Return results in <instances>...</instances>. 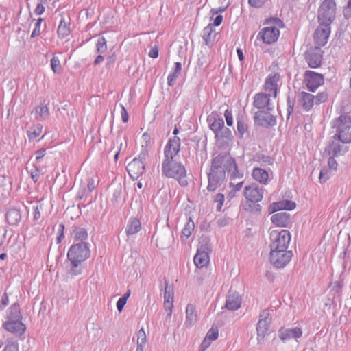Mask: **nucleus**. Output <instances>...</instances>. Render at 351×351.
Segmentation results:
<instances>
[{
    "label": "nucleus",
    "instance_id": "obj_1",
    "mask_svg": "<svg viewBox=\"0 0 351 351\" xmlns=\"http://www.w3.org/2000/svg\"><path fill=\"white\" fill-rule=\"evenodd\" d=\"M226 171L230 175V180L243 177V172L238 169L235 159L229 153H220L212 159L208 173V191H215L222 185L226 180Z\"/></svg>",
    "mask_w": 351,
    "mask_h": 351
},
{
    "label": "nucleus",
    "instance_id": "obj_2",
    "mask_svg": "<svg viewBox=\"0 0 351 351\" xmlns=\"http://www.w3.org/2000/svg\"><path fill=\"white\" fill-rule=\"evenodd\" d=\"M180 149V139L174 136L168 141L164 149L165 159L162 163V173L168 178L176 180L182 186H186V171L184 166L174 158Z\"/></svg>",
    "mask_w": 351,
    "mask_h": 351
},
{
    "label": "nucleus",
    "instance_id": "obj_3",
    "mask_svg": "<svg viewBox=\"0 0 351 351\" xmlns=\"http://www.w3.org/2000/svg\"><path fill=\"white\" fill-rule=\"evenodd\" d=\"M264 189L260 187L256 184L246 186L244 189L243 195L247 200L243 206L247 211L259 213L261 210V206L258 204L263 199Z\"/></svg>",
    "mask_w": 351,
    "mask_h": 351
},
{
    "label": "nucleus",
    "instance_id": "obj_4",
    "mask_svg": "<svg viewBox=\"0 0 351 351\" xmlns=\"http://www.w3.org/2000/svg\"><path fill=\"white\" fill-rule=\"evenodd\" d=\"M333 128H336V136L342 143H351V117L340 115L333 121Z\"/></svg>",
    "mask_w": 351,
    "mask_h": 351
},
{
    "label": "nucleus",
    "instance_id": "obj_5",
    "mask_svg": "<svg viewBox=\"0 0 351 351\" xmlns=\"http://www.w3.org/2000/svg\"><path fill=\"white\" fill-rule=\"evenodd\" d=\"M267 24H272L276 26H270L263 28L258 33V37H261L263 42L266 44H271L276 42L280 35V31L276 27L282 26V21L277 17L267 19L265 21Z\"/></svg>",
    "mask_w": 351,
    "mask_h": 351
},
{
    "label": "nucleus",
    "instance_id": "obj_6",
    "mask_svg": "<svg viewBox=\"0 0 351 351\" xmlns=\"http://www.w3.org/2000/svg\"><path fill=\"white\" fill-rule=\"evenodd\" d=\"M90 255V244L84 241L72 245L67 252V258L71 262L77 261L82 263L88 259Z\"/></svg>",
    "mask_w": 351,
    "mask_h": 351
},
{
    "label": "nucleus",
    "instance_id": "obj_7",
    "mask_svg": "<svg viewBox=\"0 0 351 351\" xmlns=\"http://www.w3.org/2000/svg\"><path fill=\"white\" fill-rule=\"evenodd\" d=\"M271 322V317L268 309H264L259 315V320L256 324L257 342L262 344L265 337L268 335L269 324Z\"/></svg>",
    "mask_w": 351,
    "mask_h": 351
},
{
    "label": "nucleus",
    "instance_id": "obj_8",
    "mask_svg": "<svg viewBox=\"0 0 351 351\" xmlns=\"http://www.w3.org/2000/svg\"><path fill=\"white\" fill-rule=\"evenodd\" d=\"M336 3L334 0H324L318 10L319 23L331 24L335 16Z\"/></svg>",
    "mask_w": 351,
    "mask_h": 351
},
{
    "label": "nucleus",
    "instance_id": "obj_9",
    "mask_svg": "<svg viewBox=\"0 0 351 351\" xmlns=\"http://www.w3.org/2000/svg\"><path fill=\"white\" fill-rule=\"evenodd\" d=\"M271 237L273 242L270 245V251L287 250L290 242L291 235L287 230H282L280 232H272Z\"/></svg>",
    "mask_w": 351,
    "mask_h": 351
},
{
    "label": "nucleus",
    "instance_id": "obj_10",
    "mask_svg": "<svg viewBox=\"0 0 351 351\" xmlns=\"http://www.w3.org/2000/svg\"><path fill=\"white\" fill-rule=\"evenodd\" d=\"M293 253L291 250L270 251V262L274 267L281 269L291 261Z\"/></svg>",
    "mask_w": 351,
    "mask_h": 351
},
{
    "label": "nucleus",
    "instance_id": "obj_11",
    "mask_svg": "<svg viewBox=\"0 0 351 351\" xmlns=\"http://www.w3.org/2000/svg\"><path fill=\"white\" fill-rule=\"evenodd\" d=\"M273 110H262L254 113V121L255 124L269 128L276 125V117L271 114Z\"/></svg>",
    "mask_w": 351,
    "mask_h": 351
},
{
    "label": "nucleus",
    "instance_id": "obj_12",
    "mask_svg": "<svg viewBox=\"0 0 351 351\" xmlns=\"http://www.w3.org/2000/svg\"><path fill=\"white\" fill-rule=\"evenodd\" d=\"M304 77L307 88L311 92H314L319 86L324 84L323 75L310 70L305 71Z\"/></svg>",
    "mask_w": 351,
    "mask_h": 351
},
{
    "label": "nucleus",
    "instance_id": "obj_13",
    "mask_svg": "<svg viewBox=\"0 0 351 351\" xmlns=\"http://www.w3.org/2000/svg\"><path fill=\"white\" fill-rule=\"evenodd\" d=\"M330 34V24L319 23L314 34V40L318 45L317 47L320 48L326 44Z\"/></svg>",
    "mask_w": 351,
    "mask_h": 351
},
{
    "label": "nucleus",
    "instance_id": "obj_14",
    "mask_svg": "<svg viewBox=\"0 0 351 351\" xmlns=\"http://www.w3.org/2000/svg\"><path fill=\"white\" fill-rule=\"evenodd\" d=\"M271 94L266 93H256L254 97L253 106L258 110H273L274 106L271 101Z\"/></svg>",
    "mask_w": 351,
    "mask_h": 351
},
{
    "label": "nucleus",
    "instance_id": "obj_15",
    "mask_svg": "<svg viewBox=\"0 0 351 351\" xmlns=\"http://www.w3.org/2000/svg\"><path fill=\"white\" fill-rule=\"evenodd\" d=\"M322 60V50L319 47L310 49L305 53V60L309 67L313 69L318 68L321 66Z\"/></svg>",
    "mask_w": 351,
    "mask_h": 351
},
{
    "label": "nucleus",
    "instance_id": "obj_16",
    "mask_svg": "<svg viewBox=\"0 0 351 351\" xmlns=\"http://www.w3.org/2000/svg\"><path fill=\"white\" fill-rule=\"evenodd\" d=\"M165 293H164V308L166 311H169L166 319H170L173 308V288L169 285L168 280H165Z\"/></svg>",
    "mask_w": 351,
    "mask_h": 351
},
{
    "label": "nucleus",
    "instance_id": "obj_17",
    "mask_svg": "<svg viewBox=\"0 0 351 351\" xmlns=\"http://www.w3.org/2000/svg\"><path fill=\"white\" fill-rule=\"evenodd\" d=\"M280 74L275 73L267 76L263 86L267 93L271 94L272 97L276 98L278 93V82L280 80Z\"/></svg>",
    "mask_w": 351,
    "mask_h": 351
},
{
    "label": "nucleus",
    "instance_id": "obj_18",
    "mask_svg": "<svg viewBox=\"0 0 351 351\" xmlns=\"http://www.w3.org/2000/svg\"><path fill=\"white\" fill-rule=\"evenodd\" d=\"M340 141L336 136H332L325 149L328 156H339L345 153L347 149L339 143Z\"/></svg>",
    "mask_w": 351,
    "mask_h": 351
},
{
    "label": "nucleus",
    "instance_id": "obj_19",
    "mask_svg": "<svg viewBox=\"0 0 351 351\" xmlns=\"http://www.w3.org/2000/svg\"><path fill=\"white\" fill-rule=\"evenodd\" d=\"M210 251L207 245H202L197 250V254L194 256V263L198 268H202L206 266L209 261L208 253Z\"/></svg>",
    "mask_w": 351,
    "mask_h": 351
},
{
    "label": "nucleus",
    "instance_id": "obj_20",
    "mask_svg": "<svg viewBox=\"0 0 351 351\" xmlns=\"http://www.w3.org/2000/svg\"><path fill=\"white\" fill-rule=\"evenodd\" d=\"M126 169L132 180H137L145 170V164L137 159H133L128 164Z\"/></svg>",
    "mask_w": 351,
    "mask_h": 351
},
{
    "label": "nucleus",
    "instance_id": "obj_21",
    "mask_svg": "<svg viewBox=\"0 0 351 351\" xmlns=\"http://www.w3.org/2000/svg\"><path fill=\"white\" fill-rule=\"evenodd\" d=\"M302 335V330L299 327H295L293 328H281L278 330V337L282 341H286L291 339H298L301 337Z\"/></svg>",
    "mask_w": 351,
    "mask_h": 351
},
{
    "label": "nucleus",
    "instance_id": "obj_22",
    "mask_svg": "<svg viewBox=\"0 0 351 351\" xmlns=\"http://www.w3.org/2000/svg\"><path fill=\"white\" fill-rule=\"evenodd\" d=\"M207 121L210 123V129L215 133V136H217L223 127L224 126V121L222 118L218 117L216 112H212L207 118Z\"/></svg>",
    "mask_w": 351,
    "mask_h": 351
},
{
    "label": "nucleus",
    "instance_id": "obj_23",
    "mask_svg": "<svg viewBox=\"0 0 351 351\" xmlns=\"http://www.w3.org/2000/svg\"><path fill=\"white\" fill-rule=\"evenodd\" d=\"M3 326L8 332L19 335L23 334L26 329L21 321L7 320L3 323Z\"/></svg>",
    "mask_w": 351,
    "mask_h": 351
},
{
    "label": "nucleus",
    "instance_id": "obj_24",
    "mask_svg": "<svg viewBox=\"0 0 351 351\" xmlns=\"http://www.w3.org/2000/svg\"><path fill=\"white\" fill-rule=\"evenodd\" d=\"M241 298L238 293L230 292L226 297L225 307L230 311H236L241 307Z\"/></svg>",
    "mask_w": 351,
    "mask_h": 351
},
{
    "label": "nucleus",
    "instance_id": "obj_25",
    "mask_svg": "<svg viewBox=\"0 0 351 351\" xmlns=\"http://www.w3.org/2000/svg\"><path fill=\"white\" fill-rule=\"evenodd\" d=\"M217 33L213 24H208L203 29L202 38L207 46H212L215 42Z\"/></svg>",
    "mask_w": 351,
    "mask_h": 351
},
{
    "label": "nucleus",
    "instance_id": "obj_26",
    "mask_svg": "<svg viewBox=\"0 0 351 351\" xmlns=\"http://www.w3.org/2000/svg\"><path fill=\"white\" fill-rule=\"evenodd\" d=\"M273 223L279 227H286L290 221V215L287 212H280L271 216Z\"/></svg>",
    "mask_w": 351,
    "mask_h": 351
},
{
    "label": "nucleus",
    "instance_id": "obj_27",
    "mask_svg": "<svg viewBox=\"0 0 351 351\" xmlns=\"http://www.w3.org/2000/svg\"><path fill=\"white\" fill-rule=\"evenodd\" d=\"M295 208V203L291 200H283L274 202L270 205L269 210L271 213L278 210H291Z\"/></svg>",
    "mask_w": 351,
    "mask_h": 351
},
{
    "label": "nucleus",
    "instance_id": "obj_28",
    "mask_svg": "<svg viewBox=\"0 0 351 351\" xmlns=\"http://www.w3.org/2000/svg\"><path fill=\"white\" fill-rule=\"evenodd\" d=\"M300 102L302 108L306 111H309L312 109L315 104V96L311 93L306 92L300 93Z\"/></svg>",
    "mask_w": 351,
    "mask_h": 351
},
{
    "label": "nucleus",
    "instance_id": "obj_29",
    "mask_svg": "<svg viewBox=\"0 0 351 351\" xmlns=\"http://www.w3.org/2000/svg\"><path fill=\"white\" fill-rule=\"evenodd\" d=\"M186 322L185 324L191 327L197 320V314L195 307L191 304H189L186 308Z\"/></svg>",
    "mask_w": 351,
    "mask_h": 351
},
{
    "label": "nucleus",
    "instance_id": "obj_30",
    "mask_svg": "<svg viewBox=\"0 0 351 351\" xmlns=\"http://www.w3.org/2000/svg\"><path fill=\"white\" fill-rule=\"evenodd\" d=\"M5 217L10 225L16 226L21 219L20 210L16 208H11L7 212Z\"/></svg>",
    "mask_w": 351,
    "mask_h": 351
},
{
    "label": "nucleus",
    "instance_id": "obj_31",
    "mask_svg": "<svg viewBox=\"0 0 351 351\" xmlns=\"http://www.w3.org/2000/svg\"><path fill=\"white\" fill-rule=\"evenodd\" d=\"M6 318L10 321L22 320V315L20 311L19 305L17 303H14L9 308Z\"/></svg>",
    "mask_w": 351,
    "mask_h": 351
},
{
    "label": "nucleus",
    "instance_id": "obj_32",
    "mask_svg": "<svg viewBox=\"0 0 351 351\" xmlns=\"http://www.w3.org/2000/svg\"><path fill=\"white\" fill-rule=\"evenodd\" d=\"M58 35L59 37L64 38L71 33L70 22H66L64 17H62L58 27Z\"/></svg>",
    "mask_w": 351,
    "mask_h": 351
},
{
    "label": "nucleus",
    "instance_id": "obj_33",
    "mask_svg": "<svg viewBox=\"0 0 351 351\" xmlns=\"http://www.w3.org/2000/svg\"><path fill=\"white\" fill-rule=\"evenodd\" d=\"M141 223L140 221L136 218L131 219L128 222L126 228V233L128 236L133 235L140 231Z\"/></svg>",
    "mask_w": 351,
    "mask_h": 351
},
{
    "label": "nucleus",
    "instance_id": "obj_34",
    "mask_svg": "<svg viewBox=\"0 0 351 351\" xmlns=\"http://www.w3.org/2000/svg\"><path fill=\"white\" fill-rule=\"evenodd\" d=\"M252 176L254 180L263 184H266L269 178L268 173L261 168H254Z\"/></svg>",
    "mask_w": 351,
    "mask_h": 351
},
{
    "label": "nucleus",
    "instance_id": "obj_35",
    "mask_svg": "<svg viewBox=\"0 0 351 351\" xmlns=\"http://www.w3.org/2000/svg\"><path fill=\"white\" fill-rule=\"evenodd\" d=\"M71 236L74 238L75 241H83L84 240L87 239L88 233L84 228L75 226L73 228Z\"/></svg>",
    "mask_w": 351,
    "mask_h": 351
},
{
    "label": "nucleus",
    "instance_id": "obj_36",
    "mask_svg": "<svg viewBox=\"0 0 351 351\" xmlns=\"http://www.w3.org/2000/svg\"><path fill=\"white\" fill-rule=\"evenodd\" d=\"M36 119L40 120L43 118L47 117L49 115V108L46 104H41L35 108Z\"/></svg>",
    "mask_w": 351,
    "mask_h": 351
},
{
    "label": "nucleus",
    "instance_id": "obj_37",
    "mask_svg": "<svg viewBox=\"0 0 351 351\" xmlns=\"http://www.w3.org/2000/svg\"><path fill=\"white\" fill-rule=\"evenodd\" d=\"M194 228L195 223L191 220V217H189V221L185 224L184 228L182 230V237H184L186 239H188L191 236Z\"/></svg>",
    "mask_w": 351,
    "mask_h": 351
},
{
    "label": "nucleus",
    "instance_id": "obj_38",
    "mask_svg": "<svg viewBox=\"0 0 351 351\" xmlns=\"http://www.w3.org/2000/svg\"><path fill=\"white\" fill-rule=\"evenodd\" d=\"M215 137L217 141H229L232 138V132L229 128L223 126V129L217 133V136H215Z\"/></svg>",
    "mask_w": 351,
    "mask_h": 351
},
{
    "label": "nucleus",
    "instance_id": "obj_39",
    "mask_svg": "<svg viewBox=\"0 0 351 351\" xmlns=\"http://www.w3.org/2000/svg\"><path fill=\"white\" fill-rule=\"evenodd\" d=\"M43 126L40 124L34 125L30 130L27 131V136L29 139L38 137L42 132Z\"/></svg>",
    "mask_w": 351,
    "mask_h": 351
},
{
    "label": "nucleus",
    "instance_id": "obj_40",
    "mask_svg": "<svg viewBox=\"0 0 351 351\" xmlns=\"http://www.w3.org/2000/svg\"><path fill=\"white\" fill-rule=\"evenodd\" d=\"M107 50L106 39L104 37H99L97 43V51L99 53H103Z\"/></svg>",
    "mask_w": 351,
    "mask_h": 351
},
{
    "label": "nucleus",
    "instance_id": "obj_41",
    "mask_svg": "<svg viewBox=\"0 0 351 351\" xmlns=\"http://www.w3.org/2000/svg\"><path fill=\"white\" fill-rule=\"evenodd\" d=\"M237 131L241 137H243V134L247 131V125L245 122L240 119H237Z\"/></svg>",
    "mask_w": 351,
    "mask_h": 351
},
{
    "label": "nucleus",
    "instance_id": "obj_42",
    "mask_svg": "<svg viewBox=\"0 0 351 351\" xmlns=\"http://www.w3.org/2000/svg\"><path fill=\"white\" fill-rule=\"evenodd\" d=\"M51 67L52 71L56 73H60L61 71V66L58 58L53 56L51 60Z\"/></svg>",
    "mask_w": 351,
    "mask_h": 351
},
{
    "label": "nucleus",
    "instance_id": "obj_43",
    "mask_svg": "<svg viewBox=\"0 0 351 351\" xmlns=\"http://www.w3.org/2000/svg\"><path fill=\"white\" fill-rule=\"evenodd\" d=\"M71 274L74 276L79 275L82 273V267H80V265L82 263V262L80 261H75V262H71Z\"/></svg>",
    "mask_w": 351,
    "mask_h": 351
},
{
    "label": "nucleus",
    "instance_id": "obj_44",
    "mask_svg": "<svg viewBox=\"0 0 351 351\" xmlns=\"http://www.w3.org/2000/svg\"><path fill=\"white\" fill-rule=\"evenodd\" d=\"M219 331L217 328H211L207 332L206 336L205 337L206 339L210 340V341H215L218 338Z\"/></svg>",
    "mask_w": 351,
    "mask_h": 351
},
{
    "label": "nucleus",
    "instance_id": "obj_45",
    "mask_svg": "<svg viewBox=\"0 0 351 351\" xmlns=\"http://www.w3.org/2000/svg\"><path fill=\"white\" fill-rule=\"evenodd\" d=\"M328 99V94L326 92H322L319 93L315 97V104L316 105H319L321 103H324Z\"/></svg>",
    "mask_w": 351,
    "mask_h": 351
},
{
    "label": "nucleus",
    "instance_id": "obj_46",
    "mask_svg": "<svg viewBox=\"0 0 351 351\" xmlns=\"http://www.w3.org/2000/svg\"><path fill=\"white\" fill-rule=\"evenodd\" d=\"M224 199H225L224 195L222 193H218L215 195L214 201H215V202L217 203V211H221L222 206L223 204Z\"/></svg>",
    "mask_w": 351,
    "mask_h": 351
},
{
    "label": "nucleus",
    "instance_id": "obj_47",
    "mask_svg": "<svg viewBox=\"0 0 351 351\" xmlns=\"http://www.w3.org/2000/svg\"><path fill=\"white\" fill-rule=\"evenodd\" d=\"M137 337V344L145 345L147 342L146 334L143 328L138 330Z\"/></svg>",
    "mask_w": 351,
    "mask_h": 351
},
{
    "label": "nucleus",
    "instance_id": "obj_48",
    "mask_svg": "<svg viewBox=\"0 0 351 351\" xmlns=\"http://www.w3.org/2000/svg\"><path fill=\"white\" fill-rule=\"evenodd\" d=\"M273 159L269 156H258V161L263 165H271L273 163Z\"/></svg>",
    "mask_w": 351,
    "mask_h": 351
},
{
    "label": "nucleus",
    "instance_id": "obj_49",
    "mask_svg": "<svg viewBox=\"0 0 351 351\" xmlns=\"http://www.w3.org/2000/svg\"><path fill=\"white\" fill-rule=\"evenodd\" d=\"M43 19L42 18H39L36 24H35V27L32 33V35H31V37L32 38H34L36 36H38L40 33V25H41V23L43 21Z\"/></svg>",
    "mask_w": 351,
    "mask_h": 351
},
{
    "label": "nucleus",
    "instance_id": "obj_50",
    "mask_svg": "<svg viewBox=\"0 0 351 351\" xmlns=\"http://www.w3.org/2000/svg\"><path fill=\"white\" fill-rule=\"evenodd\" d=\"M3 351H18L17 343L14 341H8Z\"/></svg>",
    "mask_w": 351,
    "mask_h": 351
},
{
    "label": "nucleus",
    "instance_id": "obj_51",
    "mask_svg": "<svg viewBox=\"0 0 351 351\" xmlns=\"http://www.w3.org/2000/svg\"><path fill=\"white\" fill-rule=\"evenodd\" d=\"M294 101L291 99L290 97H287V119L288 120L293 111Z\"/></svg>",
    "mask_w": 351,
    "mask_h": 351
},
{
    "label": "nucleus",
    "instance_id": "obj_52",
    "mask_svg": "<svg viewBox=\"0 0 351 351\" xmlns=\"http://www.w3.org/2000/svg\"><path fill=\"white\" fill-rule=\"evenodd\" d=\"M265 0H248V3L250 6L259 8L263 6Z\"/></svg>",
    "mask_w": 351,
    "mask_h": 351
},
{
    "label": "nucleus",
    "instance_id": "obj_53",
    "mask_svg": "<svg viewBox=\"0 0 351 351\" xmlns=\"http://www.w3.org/2000/svg\"><path fill=\"white\" fill-rule=\"evenodd\" d=\"M224 116L227 125L228 126H232L233 124V119L231 111H230L228 109H226L224 112Z\"/></svg>",
    "mask_w": 351,
    "mask_h": 351
},
{
    "label": "nucleus",
    "instance_id": "obj_54",
    "mask_svg": "<svg viewBox=\"0 0 351 351\" xmlns=\"http://www.w3.org/2000/svg\"><path fill=\"white\" fill-rule=\"evenodd\" d=\"M179 76V75L178 73H176L174 72H172L171 73L169 74L168 75V77H167V84L169 86H173V84H174V82L175 80L178 78V77Z\"/></svg>",
    "mask_w": 351,
    "mask_h": 351
},
{
    "label": "nucleus",
    "instance_id": "obj_55",
    "mask_svg": "<svg viewBox=\"0 0 351 351\" xmlns=\"http://www.w3.org/2000/svg\"><path fill=\"white\" fill-rule=\"evenodd\" d=\"M335 156H329V158L328 160V165L330 169L336 170L338 166V164L335 159Z\"/></svg>",
    "mask_w": 351,
    "mask_h": 351
},
{
    "label": "nucleus",
    "instance_id": "obj_56",
    "mask_svg": "<svg viewBox=\"0 0 351 351\" xmlns=\"http://www.w3.org/2000/svg\"><path fill=\"white\" fill-rule=\"evenodd\" d=\"M127 300H125V298H120L117 302V308L119 312H121L124 306L126 304Z\"/></svg>",
    "mask_w": 351,
    "mask_h": 351
},
{
    "label": "nucleus",
    "instance_id": "obj_57",
    "mask_svg": "<svg viewBox=\"0 0 351 351\" xmlns=\"http://www.w3.org/2000/svg\"><path fill=\"white\" fill-rule=\"evenodd\" d=\"M32 179L36 182L40 177V171L37 167H34V170L30 171Z\"/></svg>",
    "mask_w": 351,
    "mask_h": 351
},
{
    "label": "nucleus",
    "instance_id": "obj_58",
    "mask_svg": "<svg viewBox=\"0 0 351 351\" xmlns=\"http://www.w3.org/2000/svg\"><path fill=\"white\" fill-rule=\"evenodd\" d=\"M64 225L61 223L59 225V229L58 232L60 233L58 237L57 238V243H60L62 239L64 238Z\"/></svg>",
    "mask_w": 351,
    "mask_h": 351
},
{
    "label": "nucleus",
    "instance_id": "obj_59",
    "mask_svg": "<svg viewBox=\"0 0 351 351\" xmlns=\"http://www.w3.org/2000/svg\"><path fill=\"white\" fill-rule=\"evenodd\" d=\"M149 56L150 58H156L158 56V48L156 45H155L154 47H153L149 53H148Z\"/></svg>",
    "mask_w": 351,
    "mask_h": 351
},
{
    "label": "nucleus",
    "instance_id": "obj_60",
    "mask_svg": "<svg viewBox=\"0 0 351 351\" xmlns=\"http://www.w3.org/2000/svg\"><path fill=\"white\" fill-rule=\"evenodd\" d=\"M45 152H46V149H38L36 152V162H39L40 160V159H42L44 156L45 155Z\"/></svg>",
    "mask_w": 351,
    "mask_h": 351
},
{
    "label": "nucleus",
    "instance_id": "obj_61",
    "mask_svg": "<svg viewBox=\"0 0 351 351\" xmlns=\"http://www.w3.org/2000/svg\"><path fill=\"white\" fill-rule=\"evenodd\" d=\"M147 156V150L145 149H143L140 154L138 155V158H135L134 159H137V160L141 161L143 163H144V161L146 160V158Z\"/></svg>",
    "mask_w": 351,
    "mask_h": 351
},
{
    "label": "nucleus",
    "instance_id": "obj_62",
    "mask_svg": "<svg viewBox=\"0 0 351 351\" xmlns=\"http://www.w3.org/2000/svg\"><path fill=\"white\" fill-rule=\"evenodd\" d=\"M243 181L239 182H238V183H237L235 184L234 183H232V182H230V186L232 187V189L234 191L238 192V191H239L241 189V188L243 186Z\"/></svg>",
    "mask_w": 351,
    "mask_h": 351
},
{
    "label": "nucleus",
    "instance_id": "obj_63",
    "mask_svg": "<svg viewBox=\"0 0 351 351\" xmlns=\"http://www.w3.org/2000/svg\"><path fill=\"white\" fill-rule=\"evenodd\" d=\"M121 115L123 122L126 123L128 121V114L125 108L123 106H121Z\"/></svg>",
    "mask_w": 351,
    "mask_h": 351
},
{
    "label": "nucleus",
    "instance_id": "obj_64",
    "mask_svg": "<svg viewBox=\"0 0 351 351\" xmlns=\"http://www.w3.org/2000/svg\"><path fill=\"white\" fill-rule=\"evenodd\" d=\"M1 303L2 306H0V307L1 308H3V307H5V306H7L8 304L9 298H8V295L7 293H4L3 295H2Z\"/></svg>",
    "mask_w": 351,
    "mask_h": 351
}]
</instances>
